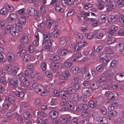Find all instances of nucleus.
<instances>
[{"instance_id": "f257e3e1", "label": "nucleus", "mask_w": 124, "mask_h": 124, "mask_svg": "<svg viewBox=\"0 0 124 124\" xmlns=\"http://www.w3.org/2000/svg\"><path fill=\"white\" fill-rule=\"evenodd\" d=\"M5 29L8 32L10 33L14 37H16L19 35V33L17 31H16V28L13 25H8Z\"/></svg>"}, {"instance_id": "f03ea898", "label": "nucleus", "mask_w": 124, "mask_h": 124, "mask_svg": "<svg viewBox=\"0 0 124 124\" xmlns=\"http://www.w3.org/2000/svg\"><path fill=\"white\" fill-rule=\"evenodd\" d=\"M27 13L29 15L34 16L36 19L39 18L40 15L39 13L35 8L31 7H29L27 8Z\"/></svg>"}, {"instance_id": "7ed1b4c3", "label": "nucleus", "mask_w": 124, "mask_h": 124, "mask_svg": "<svg viewBox=\"0 0 124 124\" xmlns=\"http://www.w3.org/2000/svg\"><path fill=\"white\" fill-rule=\"evenodd\" d=\"M53 41L52 39H43L42 42V47L43 49L49 50L52 45Z\"/></svg>"}, {"instance_id": "20e7f679", "label": "nucleus", "mask_w": 124, "mask_h": 124, "mask_svg": "<svg viewBox=\"0 0 124 124\" xmlns=\"http://www.w3.org/2000/svg\"><path fill=\"white\" fill-rule=\"evenodd\" d=\"M60 95L62 96V97L64 98L69 96V94L68 93L67 91L62 90L59 93L57 90H54V93L53 94L54 96H58Z\"/></svg>"}, {"instance_id": "39448f33", "label": "nucleus", "mask_w": 124, "mask_h": 124, "mask_svg": "<svg viewBox=\"0 0 124 124\" xmlns=\"http://www.w3.org/2000/svg\"><path fill=\"white\" fill-rule=\"evenodd\" d=\"M58 3V2L57 0H52L51 3V4L53 5L54 6H56L55 8V10L58 12L62 13L64 12L63 9L61 8L59 5L57 4Z\"/></svg>"}, {"instance_id": "423d86ee", "label": "nucleus", "mask_w": 124, "mask_h": 124, "mask_svg": "<svg viewBox=\"0 0 124 124\" xmlns=\"http://www.w3.org/2000/svg\"><path fill=\"white\" fill-rule=\"evenodd\" d=\"M31 88H32V89L36 92H40L41 90L44 89V87L41 85H39L36 83H33L31 86Z\"/></svg>"}, {"instance_id": "0eeeda50", "label": "nucleus", "mask_w": 124, "mask_h": 124, "mask_svg": "<svg viewBox=\"0 0 124 124\" xmlns=\"http://www.w3.org/2000/svg\"><path fill=\"white\" fill-rule=\"evenodd\" d=\"M61 71L62 75L60 76V78L62 80H66L67 77L70 75V74L68 70L62 69L61 70Z\"/></svg>"}, {"instance_id": "6e6552de", "label": "nucleus", "mask_w": 124, "mask_h": 124, "mask_svg": "<svg viewBox=\"0 0 124 124\" xmlns=\"http://www.w3.org/2000/svg\"><path fill=\"white\" fill-rule=\"evenodd\" d=\"M67 106L68 108L64 107L61 109L60 111L61 112L65 111H68L69 109L71 110H72L74 109V106L73 103L70 101H68Z\"/></svg>"}, {"instance_id": "1a4fd4ad", "label": "nucleus", "mask_w": 124, "mask_h": 124, "mask_svg": "<svg viewBox=\"0 0 124 124\" xmlns=\"http://www.w3.org/2000/svg\"><path fill=\"white\" fill-rule=\"evenodd\" d=\"M93 90L90 88L85 87L83 88L82 90V94L85 96H89Z\"/></svg>"}, {"instance_id": "9d476101", "label": "nucleus", "mask_w": 124, "mask_h": 124, "mask_svg": "<svg viewBox=\"0 0 124 124\" xmlns=\"http://www.w3.org/2000/svg\"><path fill=\"white\" fill-rule=\"evenodd\" d=\"M124 45L123 43H121L117 45L115 47V49L116 51L119 53H121L124 51Z\"/></svg>"}, {"instance_id": "9b49d317", "label": "nucleus", "mask_w": 124, "mask_h": 124, "mask_svg": "<svg viewBox=\"0 0 124 124\" xmlns=\"http://www.w3.org/2000/svg\"><path fill=\"white\" fill-rule=\"evenodd\" d=\"M118 96V94L116 92L113 91L109 92L108 97L109 100H114Z\"/></svg>"}, {"instance_id": "f8f14e48", "label": "nucleus", "mask_w": 124, "mask_h": 124, "mask_svg": "<svg viewBox=\"0 0 124 124\" xmlns=\"http://www.w3.org/2000/svg\"><path fill=\"white\" fill-rule=\"evenodd\" d=\"M89 13L88 12H86L85 11H82L78 14H77V17L78 20L79 21L82 20V17H84L86 16H89Z\"/></svg>"}, {"instance_id": "ddd939ff", "label": "nucleus", "mask_w": 124, "mask_h": 124, "mask_svg": "<svg viewBox=\"0 0 124 124\" xmlns=\"http://www.w3.org/2000/svg\"><path fill=\"white\" fill-rule=\"evenodd\" d=\"M49 117L52 119H54L58 116V113L56 111H52L49 113Z\"/></svg>"}, {"instance_id": "4468645a", "label": "nucleus", "mask_w": 124, "mask_h": 124, "mask_svg": "<svg viewBox=\"0 0 124 124\" xmlns=\"http://www.w3.org/2000/svg\"><path fill=\"white\" fill-rule=\"evenodd\" d=\"M15 55L11 53H8L7 56V58L8 61L9 62H13L15 59Z\"/></svg>"}, {"instance_id": "2eb2a0df", "label": "nucleus", "mask_w": 124, "mask_h": 124, "mask_svg": "<svg viewBox=\"0 0 124 124\" xmlns=\"http://www.w3.org/2000/svg\"><path fill=\"white\" fill-rule=\"evenodd\" d=\"M18 81L15 79H13L9 81V83L10 84L12 87L14 88L17 87L18 86Z\"/></svg>"}, {"instance_id": "dca6fc26", "label": "nucleus", "mask_w": 124, "mask_h": 124, "mask_svg": "<svg viewBox=\"0 0 124 124\" xmlns=\"http://www.w3.org/2000/svg\"><path fill=\"white\" fill-rule=\"evenodd\" d=\"M77 42V46L78 47L77 50H79L83 47H84L87 45V43L86 42L84 41L82 42H80V43Z\"/></svg>"}, {"instance_id": "f3484780", "label": "nucleus", "mask_w": 124, "mask_h": 124, "mask_svg": "<svg viewBox=\"0 0 124 124\" xmlns=\"http://www.w3.org/2000/svg\"><path fill=\"white\" fill-rule=\"evenodd\" d=\"M116 80L119 82L124 80V73H120L116 75L115 76Z\"/></svg>"}, {"instance_id": "a211bd4d", "label": "nucleus", "mask_w": 124, "mask_h": 124, "mask_svg": "<svg viewBox=\"0 0 124 124\" xmlns=\"http://www.w3.org/2000/svg\"><path fill=\"white\" fill-rule=\"evenodd\" d=\"M17 18V16L16 14L12 13L9 15L8 19L9 21H14L16 20Z\"/></svg>"}, {"instance_id": "6ab92c4d", "label": "nucleus", "mask_w": 124, "mask_h": 124, "mask_svg": "<svg viewBox=\"0 0 124 124\" xmlns=\"http://www.w3.org/2000/svg\"><path fill=\"white\" fill-rule=\"evenodd\" d=\"M60 119L63 123H68L69 121V119L68 118L67 116L65 115H62L60 116Z\"/></svg>"}, {"instance_id": "aec40b11", "label": "nucleus", "mask_w": 124, "mask_h": 124, "mask_svg": "<svg viewBox=\"0 0 124 124\" xmlns=\"http://www.w3.org/2000/svg\"><path fill=\"white\" fill-rule=\"evenodd\" d=\"M20 41L22 43L26 44L29 43V41L28 36L25 35L22 36L20 39Z\"/></svg>"}, {"instance_id": "412c9836", "label": "nucleus", "mask_w": 124, "mask_h": 124, "mask_svg": "<svg viewBox=\"0 0 124 124\" xmlns=\"http://www.w3.org/2000/svg\"><path fill=\"white\" fill-rule=\"evenodd\" d=\"M9 10L8 9L7 7H4L0 10V13L2 15H5L7 14L9 12Z\"/></svg>"}, {"instance_id": "4be33fe9", "label": "nucleus", "mask_w": 124, "mask_h": 124, "mask_svg": "<svg viewBox=\"0 0 124 124\" xmlns=\"http://www.w3.org/2000/svg\"><path fill=\"white\" fill-rule=\"evenodd\" d=\"M74 0H62L61 2L64 5L65 4L71 5L74 3Z\"/></svg>"}, {"instance_id": "5701e85b", "label": "nucleus", "mask_w": 124, "mask_h": 124, "mask_svg": "<svg viewBox=\"0 0 124 124\" xmlns=\"http://www.w3.org/2000/svg\"><path fill=\"white\" fill-rule=\"evenodd\" d=\"M117 20L116 18L113 16H109L108 18V21L110 24L116 23Z\"/></svg>"}, {"instance_id": "b1692460", "label": "nucleus", "mask_w": 124, "mask_h": 124, "mask_svg": "<svg viewBox=\"0 0 124 124\" xmlns=\"http://www.w3.org/2000/svg\"><path fill=\"white\" fill-rule=\"evenodd\" d=\"M52 68L54 69H59L62 67V64L60 63H52L51 64Z\"/></svg>"}, {"instance_id": "393cba45", "label": "nucleus", "mask_w": 124, "mask_h": 124, "mask_svg": "<svg viewBox=\"0 0 124 124\" xmlns=\"http://www.w3.org/2000/svg\"><path fill=\"white\" fill-rule=\"evenodd\" d=\"M11 64H8L6 65V67L4 69L5 73L10 74V72L12 69Z\"/></svg>"}, {"instance_id": "a878e982", "label": "nucleus", "mask_w": 124, "mask_h": 124, "mask_svg": "<svg viewBox=\"0 0 124 124\" xmlns=\"http://www.w3.org/2000/svg\"><path fill=\"white\" fill-rule=\"evenodd\" d=\"M20 82V85L23 87L28 85L30 82L26 78L23 79V80L21 81Z\"/></svg>"}, {"instance_id": "bb28decb", "label": "nucleus", "mask_w": 124, "mask_h": 124, "mask_svg": "<svg viewBox=\"0 0 124 124\" xmlns=\"http://www.w3.org/2000/svg\"><path fill=\"white\" fill-rule=\"evenodd\" d=\"M19 69V68L17 67H12L10 72V74H11L13 76L16 75Z\"/></svg>"}, {"instance_id": "cd10ccee", "label": "nucleus", "mask_w": 124, "mask_h": 124, "mask_svg": "<svg viewBox=\"0 0 124 124\" xmlns=\"http://www.w3.org/2000/svg\"><path fill=\"white\" fill-rule=\"evenodd\" d=\"M13 115L17 118V121L19 123L21 124L23 122V120L22 117L19 114L16 112H15L14 113Z\"/></svg>"}, {"instance_id": "c85d7f7f", "label": "nucleus", "mask_w": 124, "mask_h": 124, "mask_svg": "<svg viewBox=\"0 0 124 124\" xmlns=\"http://www.w3.org/2000/svg\"><path fill=\"white\" fill-rule=\"evenodd\" d=\"M78 95L77 93L74 94L72 96L73 102L75 103H77L79 101Z\"/></svg>"}, {"instance_id": "c756f323", "label": "nucleus", "mask_w": 124, "mask_h": 124, "mask_svg": "<svg viewBox=\"0 0 124 124\" xmlns=\"http://www.w3.org/2000/svg\"><path fill=\"white\" fill-rule=\"evenodd\" d=\"M99 121L100 122V124H106L108 122V119L105 117H101L99 118Z\"/></svg>"}, {"instance_id": "7c9ffc66", "label": "nucleus", "mask_w": 124, "mask_h": 124, "mask_svg": "<svg viewBox=\"0 0 124 124\" xmlns=\"http://www.w3.org/2000/svg\"><path fill=\"white\" fill-rule=\"evenodd\" d=\"M99 111L103 115L106 114L107 113V110L104 106H102L99 108Z\"/></svg>"}, {"instance_id": "2f4dec72", "label": "nucleus", "mask_w": 124, "mask_h": 124, "mask_svg": "<svg viewBox=\"0 0 124 124\" xmlns=\"http://www.w3.org/2000/svg\"><path fill=\"white\" fill-rule=\"evenodd\" d=\"M107 79L106 77L104 74H101L99 77V81L101 83H103L106 82Z\"/></svg>"}, {"instance_id": "473e14b6", "label": "nucleus", "mask_w": 124, "mask_h": 124, "mask_svg": "<svg viewBox=\"0 0 124 124\" xmlns=\"http://www.w3.org/2000/svg\"><path fill=\"white\" fill-rule=\"evenodd\" d=\"M90 86L91 88L93 89H96L98 88L99 86L96 82H93L91 81V84Z\"/></svg>"}, {"instance_id": "72a5a7b5", "label": "nucleus", "mask_w": 124, "mask_h": 124, "mask_svg": "<svg viewBox=\"0 0 124 124\" xmlns=\"http://www.w3.org/2000/svg\"><path fill=\"white\" fill-rule=\"evenodd\" d=\"M111 87L113 89H116L117 88L118 86V84L116 82L113 81L111 82L110 85Z\"/></svg>"}, {"instance_id": "f704fd0d", "label": "nucleus", "mask_w": 124, "mask_h": 124, "mask_svg": "<svg viewBox=\"0 0 124 124\" xmlns=\"http://www.w3.org/2000/svg\"><path fill=\"white\" fill-rule=\"evenodd\" d=\"M54 22V21L51 19H48L47 20L46 24L47 25V28L48 29L51 28Z\"/></svg>"}, {"instance_id": "c9c22d12", "label": "nucleus", "mask_w": 124, "mask_h": 124, "mask_svg": "<svg viewBox=\"0 0 124 124\" xmlns=\"http://www.w3.org/2000/svg\"><path fill=\"white\" fill-rule=\"evenodd\" d=\"M69 50L66 49H62L60 51L59 54L62 56H65L69 53Z\"/></svg>"}, {"instance_id": "e433bc0d", "label": "nucleus", "mask_w": 124, "mask_h": 124, "mask_svg": "<svg viewBox=\"0 0 124 124\" xmlns=\"http://www.w3.org/2000/svg\"><path fill=\"white\" fill-rule=\"evenodd\" d=\"M59 43L61 45L65 46L67 43V41L66 39L64 37L61 38L59 39Z\"/></svg>"}, {"instance_id": "4c0bfd02", "label": "nucleus", "mask_w": 124, "mask_h": 124, "mask_svg": "<svg viewBox=\"0 0 124 124\" xmlns=\"http://www.w3.org/2000/svg\"><path fill=\"white\" fill-rule=\"evenodd\" d=\"M117 103L115 102L112 104H110L108 107V110L110 111L114 110L115 106H117Z\"/></svg>"}, {"instance_id": "58836bf2", "label": "nucleus", "mask_w": 124, "mask_h": 124, "mask_svg": "<svg viewBox=\"0 0 124 124\" xmlns=\"http://www.w3.org/2000/svg\"><path fill=\"white\" fill-rule=\"evenodd\" d=\"M98 3L99 8L100 10H102L104 8V7L102 5L103 3L102 0H95Z\"/></svg>"}, {"instance_id": "ea45409f", "label": "nucleus", "mask_w": 124, "mask_h": 124, "mask_svg": "<svg viewBox=\"0 0 124 124\" xmlns=\"http://www.w3.org/2000/svg\"><path fill=\"white\" fill-rule=\"evenodd\" d=\"M107 43L109 44H111L114 43L115 40V39L114 37H108L107 39Z\"/></svg>"}, {"instance_id": "a19ab883", "label": "nucleus", "mask_w": 124, "mask_h": 124, "mask_svg": "<svg viewBox=\"0 0 124 124\" xmlns=\"http://www.w3.org/2000/svg\"><path fill=\"white\" fill-rule=\"evenodd\" d=\"M79 70V69L78 66H73L71 68V71L74 74H76L78 72V71Z\"/></svg>"}, {"instance_id": "79ce46f5", "label": "nucleus", "mask_w": 124, "mask_h": 124, "mask_svg": "<svg viewBox=\"0 0 124 124\" xmlns=\"http://www.w3.org/2000/svg\"><path fill=\"white\" fill-rule=\"evenodd\" d=\"M117 30V27L114 25H111L109 28L110 31L112 32H114L116 31Z\"/></svg>"}, {"instance_id": "37998d69", "label": "nucleus", "mask_w": 124, "mask_h": 124, "mask_svg": "<svg viewBox=\"0 0 124 124\" xmlns=\"http://www.w3.org/2000/svg\"><path fill=\"white\" fill-rule=\"evenodd\" d=\"M104 66L102 64H100L96 67V69L99 72H102L104 70Z\"/></svg>"}, {"instance_id": "c03bdc74", "label": "nucleus", "mask_w": 124, "mask_h": 124, "mask_svg": "<svg viewBox=\"0 0 124 124\" xmlns=\"http://www.w3.org/2000/svg\"><path fill=\"white\" fill-rule=\"evenodd\" d=\"M25 77L24 75L22 73H20L18 75H17L16 78L17 79H18L21 82V81L23 80L25 78H24Z\"/></svg>"}, {"instance_id": "a18cd8bd", "label": "nucleus", "mask_w": 124, "mask_h": 124, "mask_svg": "<svg viewBox=\"0 0 124 124\" xmlns=\"http://www.w3.org/2000/svg\"><path fill=\"white\" fill-rule=\"evenodd\" d=\"M92 22V24L93 26H96L99 23V21L98 20H97L96 19L92 18L90 23Z\"/></svg>"}, {"instance_id": "49530a36", "label": "nucleus", "mask_w": 124, "mask_h": 124, "mask_svg": "<svg viewBox=\"0 0 124 124\" xmlns=\"http://www.w3.org/2000/svg\"><path fill=\"white\" fill-rule=\"evenodd\" d=\"M18 23L21 25H24L26 23L25 19L23 17H21L19 19Z\"/></svg>"}, {"instance_id": "de8ad7c7", "label": "nucleus", "mask_w": 124, "mask_h": 124, "mask_svg": "<svg viewBox=\"0 0 124 124\" xmlns=\"http://www.w3.org/2000/svg\"><path fill=\"white\" fill-rule=\"evenodd\" d=\"M95 34L93 33H90L88 34H86L85 36L89 39H93L94 37Z\"/></svg>"}, {"instance_id": "09e8293b", "label": "nucleus", "mask_w": 124, "mask_h": 124, "mask_svg": "<svg viewBox=\"0 0 124 124\" xmlns=\"http://www.w3.org/2000/svg\"><path fill=\"white\" fill-rule=\"evenodd\" d=\"M107 16L105 14H101L99 17V20L102 23H104L106 21V18Z\"/></svg>"}, {"instance_id": "8fccbe9b", "label": "nucleus", "mask_w": 124, "mask_h": 124, "mask_svg": "<svg viewBox=\"0 0 124 124\" xmlns=\"http://www.w3.org/2000/svg\"><path fill=\"white\" fill-rule=\"evenodd\" d=\"M40 66L42 70L45 71L47 68V63L44 62H42L40 63Z\"/></svg>"}, {"instance_id": "3c124183", "label": "nucleus", "mask_w": 124, "mask_h": 124, "mask_svg": "<svg viewBox=\"0 0 124 124\" xmlns=\"http://www.w3.org/2000/svg\"><path fill=\"white\" fill-rule=\"evenodd\" d=\"M30 58L31 56L30 55L28 54H26L23 58V61L25 62H27L29 61Z\"/></svg>"}, {"instance_id": "603ef678", "label": "nucleus", "mask_w": 124, "mask_h": 124, "mask_svg": "<svg viewBox=\"0 0 124 124\" xmlns=\"http://www.w3.org/2000/svg\"><path fill=\"white\" fill-rule=\"evenodd\" d=\"M40 74V73H38L35 70H33L30 74L31 78H35L38 75Z\"/></svg>"}, {"instance_id": "864d4df0", "label": "nucleus", "mask_w": 124, "mask_h": 124, "mask_svg": "<svg viewBox=\"0 0 124 124\" xmlns=\"http://www.w3.org/2000/svg\"><path fill=\"white\" fill-rule=\"evenodd\" d=\"M60 32V31L57 30H54L52 32V36L54 38L58 37L59 36V33Z\"/></svg>"}, {"instance_id": "5fc2aeb1", "label": "nucleus", "mask_w": 124, "mask_h": 124, "mask_svg": "<svg viewBox=\"0 0 124 124\" xmlns=\"http://www.w3.org/2000/svg\"><path fill=\"white\" fill-rule=\"evenodd\" d=\"M15 94L17 96L20 98L23 97L24 95V93L23 92L17 91H16Z\"/></svg>"}, {"instance_id": "6e6d98bb", "label": "nucleus", "mask_w": 124, "mask_h": 124, "mask_svg": "<svg viewBox=\"0 0 124 124\" xmlns=\"http://www.w3.org/2000/svg\"><path fill=\"white\" fill-rule=\"evenodd\" d=\"M38 115L41 117H45L47 115L46 113L44 112L41 111H39L37 112Z\"/></svg>"}, {"instance_id": "4d7b16f0", "label": "nucleus", "mask_w": 124, "mask_h": 124, "mask_svg": "<svg viewBox=\"0 0 124 124\" xmlns=\"http://www.w3.org/2000/svg\"><path fill=\"white\" fill-rule=\"evenodd\" d=\"M5 7H6L10 9V12H12L14 11V8L11 5L7 3H5Z\"/></svg>"}, {"instance_id": "13d9d810", "label": "nucleus", "mask_w": 124, "mask_h": 124, "mask_svg": "<svg viewBox=\"0 0 124 124\" xmlns=\"http://www.w3.org/2000/svg\"><path fill=\"white\" fill-rule=\"evenodd\" d=\"M74 36L77 38L80 39H83L82 35L78 32H76L74 33Z\"/></svg>"}, {"instance_id": "bf43d9fd", "label": "nucleus", "mask_w": 124, "mask_h": 124, "mask_svg": "<svg viewBox=\"0 0 124 124\" xmlns=\"http://www.w3.org/2000/svg\"><path fill=\"white\" fill-rule=\"evenodd\" d=\"M108 115L111 117H114L117 116V113L115 111H111L109 113Z\"/></svg>"}, {"instance_id": "052dcab7", "label": "nucleus", "mask_w": 124, "mask_h": 124, "mask_svg": "<svg viewBox=\"0 0 124 124\" xmlns=\"http://www.w3.org/2000/svg\"><path fill=\"white\" fill-rule=\"evenodd\" d=\"M60 57L58 55H56L52 56L51 60L54 61H56L60 60Z\"/></svg>"}, {"instance_id": "680f3d73", "label": "nucleus", "mask_w": 124, "mask_h": 124, "mask_svg": "<svg viewBox=\"0 0 124 124\" xmlns=\"http://www.w3.org/2000/svg\"><path fill=\"white\" fill-rule=\"evenodd\" d=\"M43 34L44 37V39H45L46 38H50L51 36L50 33L49 32L44 33Z\"/></svg>"}, {"instance_id": "e2e57ef3", "label": "nucleus", "mask_w": 124, "mask_h": 124, "mask_svg": "<svg viewBox=\"0 0 124 124\" xmlns=\"http://www.w3.org/2000/svg\"><path fill=\"white\" fill-rule=\"evenodd\" d=\"M106 74L108 76L111 77L115 75V73L113 72L111 70H109L107 72Z\"/></svg>"}, {"instance_id": "0e129e2a", "label": "nucleus", "mask_w": 124, "mask_h": 124, "mask_svg": "<svg viewBox=\"0 0 124 124\" xmlns=\"http://www.w3.org/2000/svg\"><path fill=\"white\" fill-rule=\"evenodd\" d=\"M41 108L42 109L44 110H47L48 109H52L53 108L50 107H48L47 105H42L41 106Z\"/></svg>"}, {"instance_id": "69168bd1", "label": "nucleus", "mask_w": 124, "mask_h": 124, "mask_svg": "<svg viewBox=\"0 0 124 124\" xmlns=\"http://www.w3.org/2000/svg\"><path fill=\"white\" fill-rule=\"evenodd\" d=\"M15 98L13 95H9L7 99V100L10 103L13 102L15 100Z\"/></svg>"}, {"instance_id": "338daca9", "label": "nucleus", "mask_w": 124, "mask_h": 124, "mask_svg": "<svg viewBox=\"0 0 124 124\" xmlns=\"http://www.w3.org/2000/svg\"><path fill=\"white\" fill-rule=\"evenodd\" d=\"M118 5L120 8L124 6V3L122 0H119L117 1Z\"/></svg>"}, {"instance_id": "774afa93", "label": "nucleus", "mask_w": 124, "mask_h": 124, "mask_svg": "<svg viewBox=\"0 0 124 124\" xmlns=\"http://www.w3.org/2000/svg\"><path fill=\"white\" fill-rule=\"evenodd\" d=\"M72 64V63L68 62L67 61H65L64 62V65L65 67L68 68L70 67Z\"/></svg>"}]
</instances>
